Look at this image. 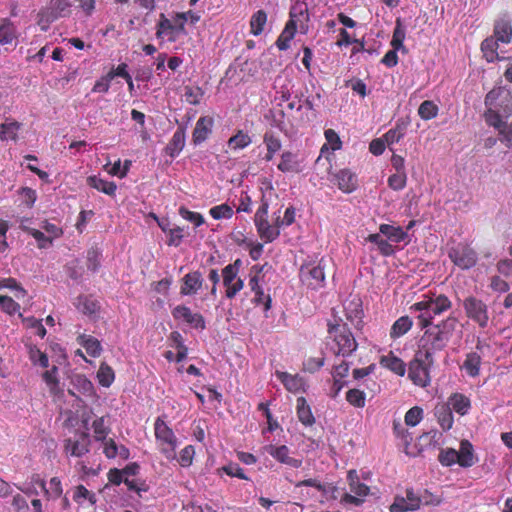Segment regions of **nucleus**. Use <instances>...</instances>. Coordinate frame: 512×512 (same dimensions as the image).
<instances>
[{"instance_id":"obj_1","label":"nucleus","mask_w":512,"mask_h":512,"mask_svg":"<svg viewBox=\"0 0 512 512\" xmlns=\"http://www.w3.org/2000/svg\"><path fill=\"white\" fill-rule=\"evenodd\" d=\"M457 323V319L450 316L427 329L422 338L425 344L422 345L418 355L424 356V360L431 363L433 353L442 350L447 345L457 327Z\"/></svg>"},{"instance_id":"obj_2","label":"nucleus","mask_w":512,"mask_h":512,"mask_svg":"<svg viewBox=\"0 0 512 512\" xmlns=\"http://www.w3.org/2000/svg\"><path fill=\"white\" fill-rule=\"evenodd\" d=\"M485 105L487 110L484 117L487 124L493 127L500 126L502 118L512 115L511 91L503 87L492 89L485 97Z\"/></svg>"},{"instance_id":"obj_3","label":"nucleus","mask_w":512,"mask_h":512,"mask_svg":"<svg viewBox=\"0 0 512 512\" xmlns=\"http://www.w3.org/2000/svg\"><path fill=\"white\" fill-rule=\"evenodd\" d=\"M328 332L334 337L337 346V349L334 350L336 355L346 357L356 350L357 343L347 323L330 324Z\"/></svg>"},{"instance_id":"obj_4","label":"nucleus","mask_w":512,"mask_h":512,"mask_svg":"<svg viewBox=\"0 0 512 512\" xmlns=\"http://www.w3.org/2000/svg\"><path fill=\"white\" fill-rule=\"evenodd\" d=\"M448 257L459 268L466 270L474 267L477 263V253L469 245L458 243L448 251Z\"/></svg>"},{"instance_id":"obj_5","label":"nucleus","mask_w":512,"mask_h":512,"mask_svg":"<svg viewBox=\"0 0 512 512\" xmlns=\"http://www.w3.org/2000/svg\"><path fill=\"white\" fill-rule=\"evenodd\" d=\"M463 308L469 319L477 323L481 328L487 327L489 321L488 307L481 299L469 296L464 299Z\"/></svg>"},{"instance_id":"obj_6","label":"nucleus","mask_w":512,"mask_h":512,"mask_svg":"<svg viewBox=\"0 0 512 512\" xmlns=\"http://www.w3.org/2000/svg\"><path fill=\"white\" fill-rule=\"evenodd\" d=\"M326 262L321 259L316 266L304 265L300 269L301 281L312 289L322 287L325 280V269Z\"/></svg>"},{"instance_id":"obj_7","label":"nucleus","mask_w":512,"mask_h":512,"mask_svg":"<svg viewBox=\"0 0 512 512\" xmlns=\"http://www.w3.org/2000/svg\"><path fill=\"white\" fill-rule=\"evenodd\" d=\"M451 308V301L445 295H439L436 298L424 299L411 306L415 311H426V314L432 316L440 315Z\"/></svg>"},{"instance_id":"obj_8","label":"nucleus","mask_w":512,"mask_h":512,"mask_svg":"<svg viewBox=\"0 0 512 512\" xmlns=\"http://www.w3.org/2000/svg\"><path fill=\"white\" fill-rule=\"evenodd\" d=\"M155 436L158 441L165 444L167 447L162 448V452L167 458H174L176 448V437L173 431L166 425V423L158 418L155 422Z\"/></svg>"},{"instance_id":"obj_9","label":"nucleus","mask_w":512,"mask_h":512,"mask_svg":"<svg viewBox=\"0 0 512 512\" xmlns=\"http://www.w3.org/2000/svg\"><path fill=\"white\" fill-rule=\"evenodd\" d=\"M172 315L175 319H181L190 324L193 328L205 329V320L203 316L199 313H192L190 308L184 305L175 307L172 311Z\"/></svg>"},{"instance_id":"obj_10","label":"nucleus","mask_w":512,"mask_h":512,"mask_svg":"<svg viewBox=\"0 0 512 512\" xmlns=\"http://www.w3.org/2000/svg\"><path fill=\"white\" fill-rule=\"evenodd\" d=\"M213 119L208 116L200 117L193 131V142L198 145L204 142L212 132Z\"/></svg>"},{"instance_id":"obj_11","label":"nucleus","mask_w":512,"mask_h":512,"mask_svg":"<svg viewBox=\"0 0 512 512\" xmlns=\"http://www.w3.org/2000/svg\"><path fill=\"white\" fill-rule=\"evenodd\" d=\"M267 452L277 459L279 462L287 464L291 467L298 468L301 466L302 461L298 459H294L289 456V449L287 446L282 445L279 447H275L273 445H269L266 447Z\"/></svg>"},{"instance_id":"obj_12","label":"nucleus","mask_w":512,"mask_h":512,"mask_svg":"<svg viewBox=\"0 0 512 512\" xmlns=\"http://www.w3.org/2000/svg\"><path fill=\"white\" fill-rule=\"evenodd\" d=\"M434 414L441 428L444 431L450 430L453 426V414L449 404L439 403L434 408Z\"/></svg>"},{"instance_id":"obj_13","label":"nucleus","mask_w":512,"mask_h":512,"mask_svg":"<svg viewBox=\"0 0 512 512\" xmlns=\"http://www.w3.org/2000/svg\"><path fill=\"white\" fill-rule=\"evenodd\" d=\"M414 362L410 364L409 367V377L411 380L420 386H426L427 382V369L423 366L422 361L424 356H419Z\"/></svg>"},{"instance_id":"obj_14","label":"nucleus","mask_w":512,"mask_h":512,"mask_svg":"<svg viewBox=\"0 0 512 512\" xmlns=\"http://www.w3.org/2000/svg\"><path fill=\"white\" fill-rule=\"evenodd\" d=\"M336 180L339 189L345 193H350L357 187L356 176L348 169L340 170L336 174Z\"/></svg>"},{"instance_id":"obj_15","label":"nucleus","mask_w":512,"mask_h":512,"mask_svg":"<svg viewBox=\"0 0 512 512\" xmlns=\"http://www.w3.org/2000/svg\"><path fill=\"white\" fill-rule=\"evenodd\" d=\"M65 450L72 456L81 457L89 451V440L86 433L82 434L81 441L66 440Z\"/></svg>"},{"instance_id":"obj_16","label":"nucleus","mask_w":512,"mask_h":512,"mask_svg":"<svg viewBox=\"0 0 512 512\" xmlns=\"http://www.w3.org/2000/svg\"><path fill=\"white\" fill-rule=\"evenodd\" d=\"M202 286V276L200 272L188 273L184 277V285L181 287V294L191 295L196 293Z\"/></svg>"},{"instance_id":"obj_17","label":"nucleus","mask_w":512,"mask_h":512,"mask_svg":"<svg viewBox=\"0 0 512 512\" xmlns=\"http://www.w3.org/2000/svg\"><path fill=\"white\" fill-rule=\"evenodd\" d=\"M458 452V464L462 467H471L475 463L473 446L468 440H462Z\"/></svg>"},{"instance_id":"obj_18","label":"nucleus","mask_w":512,"mask_h":512,"mask_svg":"<svg viewBox=\"0 0 512 512\" xmlns=\"http://www.w3.org/2000/svg\"><path fill=\"white\" fill-rule=\"evenodd\" d=\"M278 169L284 173H299L301 171L300 163L297 160L296 155L289 151L284 152L281 155V161L278 164Z\"/></svg>"},{"instance_id":"obj_19","label":"nucleus","mask_w":512,"mask_h":512,"mask_svg":"<svg viewBox=\"0 0 512 512\" xmlns=\"http://www.w3.org/2000/svg\"><path fill=\"white\" fill-rule=\"evenodd\" d=\"M447 404L450 405L451 410H454L455 412L462 416L467 414L471 406L469 398L463 394L458 393L451 395L448 399Z\"/></svg>"},{"instance_id":"obj_20","label":"nucleus","mask_w":512,"mask_h":512,"mask_svg":"<svg viewBox=\"0 0 512 512\" xmlns=\"http://www.w3.org/2000/svg\"><path fill=\"white\" fill-rule=\"evenodd\" d=\"M296 32V21H288L284 30L278 37L276 41V45L279 50H287L289 48V43L291 39L294 37Z\"/></svg>"},{"instance_id":"obj_21","label":"nucleus","mask_w":512,"mask_h":512,"mask_svg":"<svg viewBox=\"0 0 512 512\" xmlns=\"http://www.w3.org/2000/svg\"><path fill=\"white\" fill-rule=\"evenodd\" d=\"M494 35L497 40L509 43L512 36V26L509 21L500 19L495 23Z\"/></svg>"},{"instance_id":"obj_22","label":"nucleus","mask_w":512,"mask_h":512,"mask_svg":"<svg viewBox=\"0 0 512 512\" xmlns=\"http://www.w3.org/2000/svg\"><path fill=\"white\" fill-rule=\"evenodd\" d=\"M412 320L408 316H402L397 319L391 327L390 337L397 339L406 334L412 327Z\"/></svg>"},{"instance_id":"obj_23","label":"nucleus","mask_w":512,"mask_h":512,"mask_svg":"<svg viewBox=\"0 0 512 512\" xmlns=\"http://www.w3.org/2000/svg\"><path fill=\"white\" fill-rule=\"evenodd\" d=\"M380 234L385 235L389 240L399 243L407 237V233L401 227L382 224L379 227Z\"/></svg>"},{"instance_id":"obj_24","label":"nucleus","mask_w":512,"mask_h":512,"mask_svg":"<svg viewBox=\"0 0 512 512\" xmlns=\"http://www.w3.org/2000/svg\"><path fill=\"white\" fill-rule=\"evenodd\" d=\"M87 182L91 187L110 196L114 195L117 189L114 182H108L96 176L88 177Z\"/></svg>"},{"instance_id":"obj_25","label":"nucleus","mask_w":512,"mask_h":512,"mask_svg":"<svg viewBox=\"0 0 512 512\" xmlns=\"http://www.w3.org/2000/svg\"><path fill=\"white\" fill-rule=\"evenodd\" d=\"M278 378L287 388V390L291 392L299 391L303 386V380L297 375H291L287 372H277Z\"/></svg>"},{"instance_id":"obj_26","label":"nucleus","mask_w":512,"mask_h":512,"mask_svg":"<svg viewBox=\"0 0 512 512\" xmlns=\"http://www.w3.org/2000/svg\"><path fill=\"white\" fill-rule=\"evenodd\" d=\"M297 414H298L299 420L304 425H312L315 421V419L312 415L311 409H310L309 405L307 404L304 397H299L297 399Z\"/></svg>"},{"instance_id":"obj_27","label":"nucleus","mask_w":512,"mask_h":512,"mask_svg":"<svg viewBox=\"0 0 512 512\" xmlns=\"http://www.w3.org/2000/svg\"><path fill=\"white\" fill-rule=\"evenodd\" d=\"M481 364V357L476 352L467 354L463 364V368L466 370L469 376L476 377L479 375Z\"/></svg>"},{"instance_id":"obj_28","label":"nucleus","mask_w":512,"mask_h":512,"mask_svg":"<svg viewBox=\"0 0 512 512\" xmlns=\"http://www.w3.org/2000/svg\"><path fill=\"white\" fill-rule=\"evenodd\" d=\"M184 145H185V133L183 130L179 129L173 134V137L166 148L167 153L171 157H174L180 151H182Z\"/></svg>"},{"instance_id":"obj_29","label":"nucleus","mask_w":512,"mask_h":512,"mask_svg":"<svg viewBox=\"0 0 512 512\" xmlns=\"http://www.w3.org/2000/svg\"><path fill=\"white\" fill-rule=\"evenodd\" d=\"M79 343L86 349L87 353L92 357H97L101 352V344L100 342L92 337L86 335L79 336Z\"/></svg>"},{"instance_id":"obj_30","label":"nucleus","mask_w":512,"mask_h":512,"mask_svg":"<svg viewBox=\"0 0 512 512\" xmlns=\"http://www.w3.org/2000/svg\"><path fill=\"white\" fill-rule=\"evenodd\" d=\"M21 123L17 121H6L0 125V138L3 140H16Z\"/></svg>"},{"instance_id":"obj_31","label":"nucleus","mask_w":512,"mask_h":512,"mask_svg":"<svg viewBox=\"0 0 512 512\" xmlns=\"http://www.w3.org/2000/svg\"><path fill=\"white\" fill-rule=\"evenodd\" d=\"M293 20L296 21V24L300 23L301 29H305L303 23L309 20L308 10L305 4H295L294 6H292L289 21Z\"/></svg>"},{"instance_id":"obj_32","label":"nucleus","mask_w":512,"mask_h":512,"mask_svg":"<svg viewBox=\"0 0 512 512\" xmlns=\"http://www.w3.org/2000/svg\"><path fill=\"white\" fill-rule=\"evenodd\" d=\"M241 265V260L237 259L234 263L227 265L223 271V284L225 287H228L231 285L236 279H239L237 277L239 266Z\"/></svg>"},{"instance_id":"obj_33","label":"nucleus","mask_w":512,"mask_h":512,"mask_svg":"<svg viewBox=\"0 0 512 512\" xmlns=\"http://www.w3.org/2000/svg\"><path fill=\"white\" fill-rule=\"evenodd\" d=\"M267 21V14L263 10H258L250 21L251 33L255 36L260 35Z\"/></svg>"},{"instance_id":"obj_34","label":"nucleus","mask_w":512,"mask_h":512,"mask_svg":"<svg viewBox=\"0 0 512 512\" xmlns=\"http://www.w3.org/2000/svg\"><path fill=\"white\" fill-rule=\"evenodd\" d=\"M345 303H349L350 305H354V310H352L350 313L347 312L346 316L347 319L354 325L355 327H358L360 325L361 321V315L362 310L361 307V300L358 297H353L350 300L345 301Z\"/></svg>"},{"instance_id":"obj_35","label":"nucleus","mask_w":512,"mask_h":512,"mask_svg":"<svg viewBox=\"0 0 512 512\" xmlns=\"http://www.w3.org/2000/svg\"><path fill=\"white\" fill-rule=\"evenodd\" d=\"M418 114L423 120L433 119L438 114V106L433 101L425 100L420 104Z\"/></svg>"},{"instance_id":"obj_36","label":"nucleus","mask_w":512,"mask_h":512,"mask_svg":"<svg viewBox=\"0 0 512 512\" xmlns=\"http://www.w3.org/2000/svg\"><path fill=\"white\" fill-rule=\"evenodd\" d=\"M251 137L243 132L242 130H239L237 134L232 136L228 141V146L231 149H243L247 147L251 143Z\"/></svg>"},{"instance_id":"obj_37","label":"nucleus","mask_w":512,"mask_h":512,"mask_svg":"<svg viewBox=\"0 0 512 512\" xmlns=\"http://www.w3.org/2000/svg\"><path fill=\"white\" fill-rule=\"evenodd\" d=\"M74 385L78 388L79 392H81L85 396H94V386L90 380H88L83 375H76L73 378Z\"/></svg>"},{"instance_id":"obj_38","label":"nucleus","mask_w":512,"mask_h":512,"mask_svg":"<svg viewBox=\"0 0 512 512\" xmlns=\"http://www.w3.org/2000/svg\"><path fill=\"white\" fill-rule=\"evenodd\" d=\"M97 378L102 386L109 387L115 378L114 371L109 365L102 363L98 370Z\"/></svg>"},{"instance_id":"obj_39","label":"nucleus","mask_w":512,"mask_h":512,"mask_svg":"<svg viewBox=\"0 0 512 512\" xmlns=\"http://www.w3.org/2000/svg\"><path fill=\"white\" fill-rule=\"evenodd\" d=\"M404 39H405V31H404V28L402 27V24H401L400 19H397V21H396V27H395L394 32H393V37H392V41H391V46H392L395 50H402V51H406V48H405V46L403 45Z\"/></svg>"},{"instance_id":"obj_40","label":"nucleus","mask_w":512,"mask_h":512,"mask_svg":"<svg viewBox=\"0 0 512 512\" xmlns=\"http://www.w3.org/2000/svg\"><path fill=\"white\" fill-rule=\"evenodd\" d=\"M381 364L400 376L405 373V364L397 357H383Z\"/></svg>"},{"instance_id":"obj_41","label":"nucleus","mask_w":512,"mask_h":512,"mask_svg":"<svg viewBox=\"0 0 512 512\" xmlns=\"http://www.w3.org/2000/svg\"><path fill=\"white\" fill-rule=\"evenodd\" d=\"M368 241L377 244L380 252L383 255H391L393 253V247L388 243L387 240L383 239L380 234H370L367 238Z\"/></svg>"},{"instance_id":"obj_42","label":"nucleus","mask_w":512,"mask_h":512,"mask_svg":"<svg viewBox=\"0 0 512 512\" xmlns=\"http://www.w3.org/2000/svg\"><path fill=\"white\" fill-rule=\"evenodd\" d=\"M438 460L444 466H451L458 463V452L453 448L442 449Z\"/></svg>"},{"instance_id":"obj_43","label":"nucleus","mask_w":512,"mask_h":512,"mask_svg":"<svg viewBox=\"0 0 512 512\" xmlns=\"http://www.w3.org/2000/svg\"><path fill=\"white\" fill-rule=\"evenodd\" d=\"M346 400L351 405L362 408L365 406V393L358 389H350L346 394Z\"/></svg>"},{"instance_id":"obj_44","label":"nucleus","mask_w":512,"mask_h":512,"mask_svg":"<svg viewBox=\"0 0 512 512\" xmlns=\"http://www.w3.org/2000/svg\"><path fill=\"white\" fill-rule=\"evenodd\" d=\"M422 417L423 409L418 406H414L406 412L405 423L408 426L414 427L421 421Z\"/></svg>"},{"instance_id":"obj_45","label":"nucleus","mask_w":512,"mask_h":512,"mask_svg":"<svg viewBox=\"0 0 512 512\" xmlns=\"http://www.w3.org/2000/svg\"><path fill=\"white\" fill-rule=\"evenodd\" d=\"M56 19V16L48 8L43 9L38 13V25L42 31H47L50 24Z\"/></svg>"},{"instance_id":"obj_46","label":"nucleus","mask_w":512,"mask_h":512,"mask_svg":"<svg viewBox=\"0 0 512 512\" xmlns=\"http://www.w3.org/2000/svg\"><path fill=\"white\" fill-rule=\"evenodd\" d=\"M268 215V203L263 201L262 205L258 208L256 214H255V225L257 227V230L260 228H263L267 225H269L267 220Z\"/></svg>"},{"instance_id":"obj_47","label":"nucleus","mask_w":512,"mask_h":512,"mask_svg":"<svg viewBox=\"0 0 512 512\" xmlns=\"http://www.w3.org/2000/svg\"><path fill=\"white\" fill-rule=\"evenodd\" d=\"M210 215L218 220L222 218H231L233 215L232 208L227 204H221L210 209Z\"/></svg>"},{"instance_id":"obj_48","label":"nucleus","mask_w":512,"mask_h":512,"mask_svg":"<svg viewBox=\"0 0 512 512\" xmlns=\"http://www.w3.org/2000/svg\"><path fill=\"white\" fill-rule=\"evenodd\" d=\"M499 133L501 134L502 138L501 141L505 143V145L509 148L512 147V122L507 125L502 120H500V126L495 127Z\"/></svg>"},{"instance_id":"obj_49","label":"nucleus","mask_w":512,"mask_h":512,"mask_svg":"<svg viewBox=\"0 0 512 512\" xmlns=\"http://www.w3.org/2000/svg\"><path fill=\"white\" fill-rule=\"evenodd\" d=\"M15 39L14 27L10 24L0 26V43L2 45L10 44Z\"/></svg>"},{"instance_id":"obj_50","label":"nucleus","mask_w":512,"mask_h":512,"mask_svg":"<svg viewBox=\"0 0 512 512\" xmlns=\"http://www.w3.org/2000/svg\"><path fill=\"white\" fill-rule=\"evenodd\" d=\"M179 214L187 221L193 223L195 226H200L204 223V218L200 213L189 211L185 207H180Z\"/></svg>"},{"instance_id":"obj_51","label":"nucleus","mask_w":512,"mask_h":512,"mask_svg":"<svg viewBox=\"0 0 512 512\" xmlns=\"http://www.w3.org/2000/svg\"><path fill=\"white\" fill-rule=\"evenodd\" d=\"M406 173L405 172H397L396 174H393L388 179L389 187L393 190H401L406 185Z\"/></svg>"},{"instance_id":"obj_52","label":"nucleus","mask_w":512,"mask_h":512,"mask_svg":"<svg viewBox=\"0 0 512 512\" xmlns=\"http://www.w3.org/2000/svg\"><path fill=\"white\" fill-rule=\"evenodd\" d=\"M264 143L266 144L267 151L271 153H276L281 148V141L272 132L265 133Z\"/></svg>"},{"instance_id":"obj_53","label":"nucleus","mask_w":512,"mask_h":512,"mask_svg":"<svg viewBox=\"0 0 512 512\" xmlns=\"http://www.w3.org/2000/svg\"><path fill=\"white\" fill-rule=\"evenodd\" d=\"M69 3L67 0H51L50 7L48 8L56 18L64 16V12L68 9Z\"/></svg>"},{"instance_id":"obj_54","label":"nucleus","mask_w":512,"mask_h":512,"mask_svg":"<svg viewBox=\"0 0 512 512\" xmlns=\"http://www.w3.org/2000/svg\"><path fill=\"white\" fill-rule=\"evenodd\" d=\"M67 273L68 276L73 280H78L83 275V267L80 265L79 260H72L67 264Z\"/></svg>"},{"instance_id":"obj_55","label":"nucleus","mask_w":512,"mask_h":512,"mask_svg":"<svg viewBox=\"0 0 512 512\" xmlns=\"http://www.w3.org/2000/svg\"><path fill=\"white\" fill-rule=\"evenodd\" d=\"M92 426L94 429L96 440H101V441L105 440L106 435L108 434V429L105 426L104 417H100V418L96 419L93 422Z\"/></svg>"},{"instance_id":"obj_56","label":"nucleus","mask_w":512,"mask_h":512,"mask_svg":"<svg viewBox=\"0 0 512 512\" xmlns=\"http://www.w3.org/2000/svg\"><path fill=\"white\" fill-rule=\"evenodd\" d=\"M257 231H258L260 237L265 240V242H272L280 234L279 229L278 228H274L271 225H267V226H265L263 228H260Z\"/></svg>"},{"instance_id":"obj_57","label":"nucleus","mask_w":512,"mask_h":512,"mask_svg":"<svg viewBox=\"0 0 512 512\" xmlns=\"http://www.w3.org/2000/svg\"><path fill=\"white\" fill-rule=\"evenodd\" d=\"M0 307L8 314H13L17 311L19 305L9 296L0 295Z\"/></svg>"},{"instance_id":"obj_58","label":"nucleus","mask_w":512,"mask_h":512,"mask_svg":"<svg viewBox=\"0 0 512 512\" xmlns=\"http://www.w3.org/2000/svg\"><path fill=\"white\" fill-rule=\"evenodd\" d=\"M27 231L37 240L40 248H46L52 243V237L46 236L43 232L37 229L28 228Z\"/></svg>"},{"instance_id":"obj_59","label":"nucleus","mask_w":512,"mask_h":512,"mask_svg":"<svg viewBox=\"0 0 512 512\" xmlns=\"http://www.w3.org/2000/svg\"><path fill=\"white\" fill-rule=\"evenodd\" d=\"M419 500H421V505L432 506H438L442 502L440 497L433 495L428 490H424L419 494Z\"/></svg>"},{"instance_id":"obj_60","label":"nucleus","mask_w":512,"mask_h":512,"mask_svg":"<svg viewBox=\"0 0 512 512\" xmlns=\"http://www.w3.org/2000/svg\"><path fill=\"white\" fill-rule=\"evenodd\" d=\"M183 228L181 227H174V228H171L169 229V240H168V245L170 246H179L182 239H183Z\"/></svg>"},{"instance_id":"obj_61","label":"nucleus","mask_w":512,"mask_h":512,"mask_svg":"<svg viewBox=\"0 0 512 512\" xmlns=\"http://www.w3.org/2000/svg\"><path fill=\"white\" fill-rule=\"evenodd\" d=\"M78 308L84 313V314H93L95 313L97 309V305L94 301L88 300L85 297H79L78 298Z\"/></svg>"},{"instance_id":"obj_62","label":"nucleus","mask_w":512,"mask_h":512,"mask_svg":"<svg viewBox=\"0 0 512 512\" xmlns=\"http://www.w3.org/2000/svg\"><path fill=\"white\" fill-rule=\"evenodd\" d=\"M406 500L409 504V511H414L420 508L421 500H419V494H416L413 489L406 490Z\"/></svg>"},{"instance_id":"obj_63","label":"nucleus","mask_w":512,"mask_h":512,"mask_svg":"<svg viewBox=\"0 0 512 512\" xmlns=\"http://www.w3.org/2000/svg\"><path fill=\"white\" fill-rule=\"evenodd\" d=\"M203 95L202 90L199 87L196 88H186L185 96L186 100L193 105H197L200 102V98Z\"/></svg>"},{"instance_id":"obj_64","label":"nucleus","mask_w":512,"mask_h":512,"mask_svg":"<svg viewBox=\"0 0 512 512\" xmlns=\"http://www.w3.org/2000/svg\"><path fill=\"white\" fill-rule=\"evenodd\" d=\"M409 504L405 497L396 496L394 502L390 506V512H406L409 511Z\"/></svg>"}]
</instances>
